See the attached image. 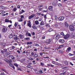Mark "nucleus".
<instances>
[{
    "label": "nucleus",
    "mask_w": 75,
    "mask_h": 75,
    "mask_svg": "<svg viewBox=\"0 0 75 75\" xmlns=\"http://www.w3.org/2000/svg\"><path fill=\"white\" fill-rule=\"evenodd\" d=\"M28 22L29 23H28V26H29V27L31 28V22H30V21H29Z\"/></svg>",
    "instance_id": "13"
},
{
    "label": "nucleus",
    "mask_w": 75,
    "mask_h": 75,
    "mask_svg": "<svg viewBox=\"0 0 75 75\" xmlns=\"http://www.w3.org/2000/svg\"><path fill=\"white\" fill-rule=\"evenodd\" d=\"M69 29L71 31H74L75 30V28L72 25H70L69 26Z\"/></svg>",
    "instance_id": "1"
},
{
    "label": "nucleus",
    "mask_w": 75,
    "mask_h": 75,
    "mask_svg": "<svg viewBox=\"0 0 75 75\" xmlns=\"http://www.w3.org/2000/svg\"><path fill=\"white\" fill-rule=\"evenodd\" d=\"M52 29L51 28L49 29V30H48V31H49V32H51V31H52Z\"/></svg>",
    "instance_id": "32"
},
{
    "label": "nucleus",
    "mask_w": 75,
    "mask_h": 75,
    "mask_svg": "<svg viewBox=\"0 0 75 75\" xmlns=\"http://www.w3.org/2000/svg\"><path fill=\"white\" fill-rule=\"evenodd\" d=\"M7 28H6V27H4L2 29V31L3 32V33H6L7 31L8 30Z\"/></svg>",
    "instance_id": "3"
},
{
    "label": "nucleus",
    "mask_w": 75,
    "mask_h": 75,
    "mask_svg": "<svg viewBox=\"0 0 75 75\" xmlns=\"http://www.w3.org/2000/svg\"><path fill=\"white\" fill-rule=\"evenodd\" d=\"M17 8H20V6L19 5L18 6H17Z\"/></svg>",
    "instance_id": "56"
},
{
    "label": "nucleus",
    "mask_w": 75,
    "mask_h": 75,
    "mask_svg": "<svg viewBox=\"0 0 75 75\" xmlns=\"http://www.w3.org/2000/svg\"><path fill=\"white\" fill-rule=\"evenodd\" d=\"M40 74H42V70H40Z\"/></svg>",
    "instance_id": "54"
},
{
    "label": "nucleus",
    "mask_w": 75,
    "mask_h": 75,
    "mask_svg": "<svg viewBox=\"0 0 75 75\" xmlns=\"http://www.w3.org/2000/svg\"><path fill=\"white\" fill-rule=\"evenodd\" d=\"M52 38L49 39L47 40L45 42L46 43H48V44H50V43L52 42Z\"/></svg>",
    "instance_id": "2"
},
{
    "label": "nucleus",
    "mask_w": 75,
    "mask_h": 75,
    "mask_svg": "<svg viewBox=\"0 0 75 75\" xmlns=\"http://www.w3.org/2000/svg\"><path fill=\"white\" fill-rule=\"evenodd\" d=\"M7 63L8 64H11L12 63V61H11V59L9 60L8 61Z\"/></svg>",
    "instance_id": "18"
},
{
    "label": "nucleus",
    "mask_w": 75,
    "mask_h": 75,
    "mask_svg": "<svg viewBox=\"0 0 75 75\" xmlns=\"http://www.w3.org/2000/svg\"><path fill=\"white\" fill-rule=\"evenodd\" d=\"M2 71H4V72H6V70L4 69H2Z\"/></svg>",
    "instance_id": "47"
},
{
    "label": "nucleus",
    "mask_w": 75,
    "mask_h": 75,
    "mask_svg": "<svg viewBox=\"0 0 75 75\" xmlns=\"http://www.w3.org/2000/svg\"><path fill=\"white\" fill-rule=\"evenodd\" d=\"M69 37H70V35H69V34H67L64 36V39H67V38H68Z\"/></svg>",
    "instance_id": "5"
},
{
    "label": "nucleus",
    "mask_w": 75,
    "mask_h": 75,
    "mask_svg": "<svg viewBox=\"0 0 75 75\" xmlns=\"http://www.w3.org/2000/svg\"><path fill=\"white\" fill-rule=\"evenodd\" d=\"M23 21V19H22L21 18H19V20H18V21L19 22H22Z\"/></svg>",
    "instance_id": "21"
},
{
    "label": "nucleus",
    "mask_w": 75,
    "mask_h": 75,
    "mask_svg": "<svg viewBox=\"0 0 75 75\" xmlns=\"http://www.w3.org/2000/svg\"><path fill=\"white\" fill-rule=\"evenodd\" d=\"M13 11H16L17 10V8H13Z\"/></svg>",
    "instance_id": "35"
},
{
    "label": "nucleus",
    "mask_w": 75,
    "mask_h": 75,
    "mask_svg": "<svg viewBox=\"0 0 75 75\" xmlns=\"http://www.w3.org/2000/svg\"><path fill=\"white\" fill-rule=\"evenodd\" d=\"M71 48L70 47H68L66 50L67 52H68V51H70L71 50Z\"/></svg>",
    "instance_id": "26"
},
{
    "label": "nucleus",
    "mask_w": 75,
    "mask_h": 75,
    "mask_svg": "<svg viewBox=\"0 0 75 75\" xmlns=\"http://www.w3.org/2000/svg\"><path fill=\"white\" fill-rule=\"evenodd\" d=\"M14 65H15V66H16V67H18V65L16 64H14Z\"/></svg>",
    "instance_id": "51"
},
{
    "label": "nucleus",
    "mask_w": 75,
    "mask_h": 75,
    "mask_svg": "<svg viewBox=\"0 0 75 75\" xmlns=\"http://www.w3.org/2000/svg\"><path fill=\"white\" fill-rule=\"evenodd\" d=\"M59 52L60 53H61V54H62V50H60Z\"/></svg>",
    "instance_id": "62"
},
{
    "label": "nucleus",
    "mask_w": 75,
    "mask_h": 75,
    "mask_svg": "<svg viewBox=\"0 0 75 75\" xmlns=\"http://www.w3.org/2000/svg\"><path fill=\"white\" fill-rule=\"evenodd\" d=\"M17 23L16 22H15L14 24V26H15V27H17Z\"/></svg>",
    "instance_id": "37"
},
{
    "label": "nucleus",
    "mask_w": 75,
    "mask_h": 75,
    "mask_svg": "<svg viewBox=\"0 0 75 75\" xmlns=\"http://www.w3.org/2000/svg\"><path fill=\"white\" fill-rule=\"evenodd\" d=\"M12 26V25H10L8 26V27L9 28H10V27Z\"/></svg>",
    "instance_id": "52"
},
{
    "label": "nucleus",
    "mask_w": 75,
    "mask_h": 75,
    "mask_svg": "<svg viewBox=\"0 0 75 75\" xmlns=\"http://www.w3.org/2000/svg\"><path fill=\"white\" fill-rule=\"evenodd\" d=\"M4 61H6L7 63V62H8V60L7 59H4Z\"/></svg>",
    "instance_id": "49"
},
{
    "label": "nucleus",
    "mask_w": 75,
    "mask_h": 75,
    "mask_svg": "<svg viewBox=\"0 0 75 75\" xmlns=\"http://www.w3.org/2000/svg\"><path fill=\"white\" fill-rule=\"evenodd\" d=\"M27 68H31V66L30 65L27 66Z\"/></svg>",
    "instance_id": "43"
},
{
    "label": "nucleus",
    "mask_w": 75,
    "mask_h": 75,
    "mask_svg": "<svg viewBox=\"0 0 75 75\" xmlns=\"http://www.w3.org/2000/svg\"><path fill=\"white\" fill-rule=\"evenodd\" d=\"M26 21H25L24 22V25H25V24H26Z\"/></svg>",
    "instance_id": "63"
},
{
    "label": "nucleus",
    "mask_w": 75,
    "mask_h": 75,
    "mask_svg": "<svg viewBox=\"0 0 75 75\" xmlns=\"http://www.w3.org/2000/svg\"><path fill=\"white\" fill-rule=\"evenodd\" d=\"M70 37L71 38H74L75 37V33H71V35Z\"/></svg>",
    "instance_id": "10"
},
{
    "label": "nucleus",
    "mask_w": 75,
    "mask_h": 75,
    "mask_svg": "<svg viewBox=\"0 0 75 75\" xmlns=\"http://www.w3.org/2000/svg\"><path fill=\"white\" fill-rule=\"evenodd\" d=\"M46 27H50V24H46Z\"/></svg>",
    "instance_id": "29"
},
{
    "label": "nucleus",
    "mask_w": 75,
    "mask_h": 75,
    "mask_svg": "<svg viewBox=\"0 0 75 75\" xmlns=\"http://www.w3.org/2000/svg\"><path fill=\"white\" fill-rule=\"evenodd\" d=\"M35 46H36V47H38V46H39V45L38 44H35Z\"/></svg>",
    "instance_id": "46"
},
{
    "label": "nucleus",
    "mask_w": 75,
    "mask_h": 75,
    "mask_svg": "<svg viewBox=\"0 0 75 75\" xmlns=\"http://www.w3.org/2000/svg\"><path fill=\"white\" fill-rule=\"evenodd\" d=\"M36 15L35 14H32L31 15L29 16L28 17V18L29 19H31V18H33V17H35V16Z\"/></svg>",
    "instance_id": "4"
},
{
    "label": "nucleus",
    "mask_w": 75,
    "mask_h": 75,
    "mask_svg": "<svg viewBox=\"0 0 75 75\" xmlns=\"http://www.w3.org/2000/svg\"><path fill=\"white\" fill-rule=\"evenodd\" d=\"M35 25H38L40 23H39V22L38 21H35Z\"/></svg>",
    "instance_id": "16"
},
{
    "label": "nucleus",
    "mask_w": 75,
    "mask_h": 75,
    "mask_svg": "<svg viewBox=\"0 0 75 75\" xmlns=\"http://www.w3.org/2000/svg\"><path fill=\"white\" fill-rule=\"evenodd\" d=\"M53 7L52 6H50L49 7L48 9L50 11H52V8Z\"/></svg>",
    "instance_id": "11"
},
{
    "label": "nucleus",
    "mask_w": 75,
    "mask_h": 75,
    "mask_svg": "<svg viewBox=\"0 0 75 75\" xmlns=\"http://www.w3.org/2000/svg\"><path fill=\"white\" fill-rule=\"evenodd\" d=\"M15 37H14V40H18H18H19V38H17V36L15 34H14L13 35Z\"/></svg>",
    "instance_id": "9"
},
{
    "label": "nucleus",
    "mask_w": 75,
    "mask_h": 75,
    "mask_svg": "<svg viewBox=\"0 0 75 75\" xmlns=\"http://www.w3.org/2000/svg\"><path fill=\"white\" fill-rule=\"evenodd\" d=\"M33 57L35 58H37V57H38V55L37 54H36L34 55Z\"/></svg>",
    "instance_id": "25"
},
{
    "label": "nucleus",
    "mask_w": 75,
    "mask_h": 75,
    "mask_svg": "<svg viewBox=\"0 0 75 75\" xmlns=\"http://www.w3.org/2000/svg\"><path fill=\"white\" fill-rule=\"evenodd\" d=\"M1 8L2 9H4L5 8V7L2 6H1Z\"/></svg>",
    "instance_id": "33"
},
{
    "label": "nucleus",
    "mask_w": 75,
    "mask_h": 75,
    "mask_svg": "<svg viewBox=\"0 0 75 75\" xmlns=\"http://www.w3.org/2000/svg\"><path fill=\"white\" fill-rule=\"evenodd\" d=\"M58 5L59 6V7H61V6H62V4L60 3H59L58 4Z\"/></svg>",
    "instance_id": "38"
},
{
    "label": "nucleus",
    "mask_w": 75,
    "mask_h": 75,
    "mask_svg": "<svg viewBox=\"0 0 75 75\" xmlns=\"http://www.w3.org/2000/svg\"><path fill=\"white\" fill-rule=\"evenodd\" d=\"M52 5L54 6H57V2H54L52 3Z\"/></svg>",
    "instance_id": "19"
},
{
    "label": "nucleus",
    "mask_w": 75,
    "mask_h": 75,
    "mask_svg": "<svg viewBox=\"0 0 75 75\" xmlns=\"http://www.w3.org/2000/svg\"><path fill=\"white\" fill-rule=\"evenodd\" d=\"M9 58H11L12 59H14V57L13 55H10L9 56Z\"/></svg>",
    "instance_id": "22"
},
{
    "label": "nucleus",
    "mask_w": 75,
    "mask_h": 75,
    "mask_svg": "<svg viewBox=\"0 0 75 75\" xmlns=\"http://www.w3.org/2000/svg\"><path fill=\"white\" fill-rule=\"evenodd\" d=\"M8 37L9 38H12L13 37V35L12 33L9 34L8 35Z\"/></svg>",
    "instance_id": "12"
},
{
    "label": "nucleus",
    "mask_w": 75,
    "mask_h": 75,
    "mask_svg": "<svg viewBox=\"0 0 75 75\" xmlns=\"http://www.w3.org/2000/svg\"><path fill=\"white\" fill-rule=\"evenodd\" d=\"M25 40H30V38H24Z\"/></svg>",
    "instance_id": "34"
},
{
    "label": "nucleus",
    "mask_w": 75,
    "mask_h": 75,
    "mask_svg": "<svg viewBox=\"0 0 75 75\" xmlns=\"http://www.w3.org/2000/svg\"><path fill=\"white\" fill-rule=\"evenodd\" d=\"M42 55H43V53L41 52L40 53V55H41V56H42Z\"/></svg>",
    "instance_id": "61"
},
{
    "label": "nucleus",
    "mask_w": 75,
    "mask_h": 75,
    "mask_svg": "<svg viewBox=\"0 0 75 75\" xmlns=\"http://www.w3.org/2000/svg\"><path fill=\"white\" fill-rule=\"evenodd\" d=\"M17 69L18 70H19L20 71H22V70H21V69L20 68H17Z\"/></svg>",
    "instance_id": "45"
},
{
    "label": "nucleus",
    "mask_w": 75,
    "mask_h": 75,
    "mask_svg": "<svg viewBox=\"0 0 75 75\" xmlns=\"http://www.w3.org/2000/svg\"><path fill=\"white\" fill-rule=\"evenodd\" d=\"M41 65L42 66H44V64H43V63H41Z\"/></svg>",
    "instance_id": "58"
},
{
    "label": "nucleus",
    "mask_w": 75,
    "mask_h": 75,
    "mask_svg": "<svg viewBox=\"0 0 75 75\" xmlns=\"http://www.w3.org/2000/svg\"><path fill=\"white\" fill-rule=\"evenodd\" d=\"M4 51L5 52H7V49H4Z\"/></svg>",
    "instance_id": "42"
},
{
    "label": "nucleus",
    "mask_w": 75,
    "mask_h": 75,
    "mask_svg": "<svg viewBox=\"0 0 75 75\" xmlns=\"http://www.w3.org/2000/svg\"><path fill=\"white\" fill-rule=\"evenodd\" d=\"M5 21L6 22H10L11 23H12V21H10L9 20H8V19H6L5 20Z\"/></svg>",
    "instance_id": "17"
},
{
    "label": "nucleus",
    "mask_w": 75,
    "mask_h": 75,
    "mask_svg": "<svg viewBox=\"0 0 75 75\" xmlns=\"http://www.w3.org/2000/svg\"><path fill=\"white\" fill-rule=\"evenodd\" d=\"M59 42H61V43L63 44V43H64L65 42V40L64 39H60L59 40Z\"/></svg>",
    "instance_id": "8"
},
{
    "label": "nucleus",
    "mask_w": 75,
    "mask_h": 75,
    "mask_svg": "<svg viewBox=\"0 0 75 75\" xmlns=\"http://www.w3.org/2000/svg\"><path fill=\"white\" fill-rule=\"evenodd\" d=\"M9 54H10V53L8 52H7L5 54L6 55H8Z\"/></svg>",
    "instance_id": "36"
},
{
    "label": "nucleus",
    "mask_w": 75,
    "mask_h": 75,
    "mask_svg": "<svg viewBox=\"0 0 75 75\" xmlns=\"http://www.w3.org/2000/svg\"><path fill=\"white\" fill-rule=\"evenodd\" d=\"M64 24L66 27H68L69 25H68V24L67 22H65Z\"/></svg>",
    "instance_id": "20"
},
{
    "label": "nucleus",
    "mask_w": 75,
    "mask_h": 75,
    "mask_svg": "<svg viewBox=\"0 0 75 75\" xmlns=\"http://www.w3.org/2000/svg\"><path fill=\"white\" fill-rule=\"evenodd\" d=\"M64 16H60L59 18V21H62L64 20Z\"/></svg>",
    "instance_id": "7"
},
{
    "label": "nucleus",
    "mask_w": 75,
    "mask_h": 75,
    "mask_svg": "<svg viewBox=\"0 0 75 75\" xmlns=\"http://www.w3.org/2000/svg\"><path fill=\"white\" fill-rule=\"evenodd\" d=\"M12 49L13 50V49H14V48H15V47L14 46H13L12 47Z\"/></svg>",
    "instance_id": "59"
},
{
    "label": "nucleus",
    "mask_w": 75,
    "mask_h": 75,
    "mask_svg": "<svg viewBox=\"0 0 75 75\" xmlns=\"http://www.w3.org/2000/svg\"><path fill=\"white\" fill-rule=\"evenodd\" d=\"M8 13H6V14H2L1 16L3 17H4V16H6V15H8Z\"/></svg>",
    "instance_id": "24"
},
{
    "label": "nucleus",
    "mask_w": 75,
    "mask_h": 75,
    "mask_svg": "<svg viewBox=\"0 0 75 75\" xmlns=\"http://www.w3.org/2000/svg\"><path fill=\"white\" fill-rule=\"evenodd\" d=\"M23 18H24V16H23V15H21V18H22V19H23Z\"/></svg>",
    "instance_id": "41"
},
{
    "label": "nucleus",
    "mask_w": 75,
    "mask_h": 75,
    "mask_svg": "<svg viewBox=\"0 0 75 75\" xmlns=\"http://www.w3.org/2000/svg\"><path fill=\"white\" fill-rule=\"evenodd\" d=\"M31 56H33L34 55V52H32L31 53Z\"/></svg>",
    "instance_id": "48"
},
{
    "label": "nucleus",
    "mask_w": 75,
    "mask_h": 75,
    "mask_svg": "<svg viewBox=\"0 0 75 75\" xmlns=\"http://www.w3.org/2000/svg\"><path fill=\"white\" fill-rule=\"evenodd\" d=\"M32 28H33V29H34L35 30H37V28L36 26H32Z\"/></svg>",
    "instance_id": "27"
},
{
    "label": "nucleus",
    "mask_w": 75,
    "mask_h": 75,
    "mask_svg": "<svg viewBox=\"0 0 75 75\" xmlns=\"http://www.w3.org/2000/svg\"><path fill=\"white\" fill-rule=\"evenodd\" d=\"M54 26L56 27H58V25L56 24Z\"/></svg>",
    "instance_id": "53"
},
{
    "label": "nucleus",
    "mask_w": 75,
    "mask_h": 75,
    "mask_svg": "<svg viewBox=\"0 0 75 75\" xmlns=\"http://www.w3.org/2000/svg\"><path fill=\"white\" fill-rule=\"evenodd\" d=\"M19 37H20V38H21V39H23V35H22L21 34L19 35Z\"/></svg>",
    "instance_id": "23"
},
{
    "label": "nucleus",
    "mask_w": 75,
    "mask_h": 75,
    "mask_svg": "<svg viewBox=\"0 0 75 75\" xmlns=\"http://www.w3.org/2000/svg\"><path fill=\"white\" fill-rule=\"evenodd\" d=\"M29 59L30 60H33V59L31 57H30V58H29Z\"/></svg>",
    "instance_id": "44"
},
{
    "label": "nucleus",
    "mask_w": 75,
    "mask_h": 75,
    "mask_svg": "<svg viewBox=\"0 0 75 75\" xmlns=\"http://www.w3.org/2000/svg\"><path fill=\"white\" fill-rule=\"evenodd\" d=\"M9 65L11 67H12L13 68V69H15V68L14 67V66H13V65L12 64V63H11L9 64Z\"/></svg>",
    "instance_id": "14"
},
{
    "label": "nucleus",
    "mask_w": 75,
    "mask_h": 75,
    "mask_svg": "<svg viewBox=\"0 0 75 75\" xmlns=\"http://www.w3.org/2000/svg\"><path fill=\"white\" fill-rule=\"evenodd\" d=\"M32 44V42H28L27 43V44L28 45V44Z\"/></svg>",
    "instance_id": "30"
},
{
    "label": "nucleus",
    "mask_w": 75,
    "mask_h": 75,
    "mask_svg": "<svg viewBox=\"0 0 75 75\" xmlns=\"http://www.w3.org/2000/svg\"><path fill=\"white\" fill-rule=\"evenodd\" d=\"M39 11H42V8H40L39 9Z\"/></svg>",
    "instance_id": "40"
},
{
    "label": "nucleus",
    "mask_w": 75,
    "mask_h": 75,
    "mask_svg": "<svg viewBox=\"0 0 75 75\" xmlns=\"http://www.w3.org/2000/svg\"><path fill=\"white\" fill-rule=\"evenodd\" d=\"M61 37V35H60L59 34H57L56 35V36L55 37V38L56 39V40H59V38H60Z\"/></svg>",
    "instance_id": "6"
},
{
    "label": "nucleus",
    "mask_w": 75,
    "mask_h": 75,
    "mask_svg": "<svg viewBox=\"0 0 75 75\" xmlns=\"http://www.w3.org/2000/svg\"><path fill=\"white\" fill-rule=\"evenodd\" d=\"M40 25H45V23L43 21H42L40 23Z\"/></svg>",
    "instance_id": "15"
},
{
    "label": "nucleus",
    "mask_w": 75,
    "mask_h": 75,
    "mask_svg": "<svg viewBox=\"0 0 75 75\" xmlns=\"http://www.w3.org/2000/svg\"><path fill=\"white\" fill-rule=\"evenodd\" d=\"M60 35H62V36H64V35H64V32H61L60 33Z\"/></svg>",
    "instance_id": "28"
},
{
    "label": "nucleus",
    "mask_w": 75,
    "mask_h": 75,
    "mask_svg": "<svg viewBox=\"0 0 75 75\" xmlns=\"http://www.w3.org/2000/svg\"><path fill=\"white\" fill-rule=\"evenodd\" d=\"M43 11V12H45V13H47V11H48L43 10V11Z\"/></svg>",
    "instance_id": "50"
},
{
    "label": "nucleus",
    "mask_w": 75,
    "mask_h": 75,
    "mask_svg": "<svg viewBox=\"0 0 75 75\" xmlns=\"http://www.w3.org/2000/svg\"><path fill=\"white\" fill-rule=\"evenodd\" d=\"M54 18H55V20H57V18H58L57 17V16H55Z\"/></svg>",
    "instance_id": "39"
},
{
    "label": "nucleus",
    "mask_w": 75,
    "mask_h": 75,
    "mask_svg": "<svg viewBox=\"0 0 75 75\" xmlns=\"http://www.w3.org/2000/svg\"><path fill=\"white\" fill-rule=\"evenodd\" d=\"M45 36H43L42 37V39H45Z\"/></svg>",
    "instance_id": "57"
},
{
    "label": "nucleus",
    "mask_w": 75,
    "mask_h": 75,
    "mask_svg": "<svg viewBox=\"0 0 75 75\" xmlns=\"http://www.w3.org/2000/svg\"><path fill=\"white\" fill-rule=\"evenodd\" d=\"M70 64H71V65H72V66H73V65H74V64H72V63L70 62L69 63Z\"/></svg>",
    "instance_id": "60"
},
{
    "label": "nucleus",
    "mask_w": 75,
    "mask_h": 75,
    "mask_svg": "<svg viewBox=\"0 0 75 75\" xmlns=\"http://www.w3.org/2000/svg\"><path fill=\"white\" fill-rule=\"evenodd\" d=\"M17 52H18V53H19V54H20V51L19 50H18L17 51Z\"/></svg>",
    "instance_id": "64"
},
{
    "label": "nucleus",
    "mask_w": 75,
    "mask_h": 75,
    "mask_svg": "<svg viewBox=\"0 0 75 75\" xmlns=\"http://www.w3.org/2000/svg\"><path fill=\"white\" fill-rule=\"evenodd\" d=\"M64 64L65 65H68V62L67 61H65L64 62Z\"/></svg>",
    "instance_id": "31"
},
{
    "label": "nucleus",
    "mask_w": 75,
    "mask_h": 75,
    "mask_svg": "<svg viewBox=\"0 0 75 75\" xmlns=\"http://www.w3.org/2000/svg\"><path fill=\"white\" fill-rule=\"evenodd\" d=\"M28 36H29V37H31V34L30 33H28Z\"/></svg>",
    "instance_id": "55"
}]
</instances>
